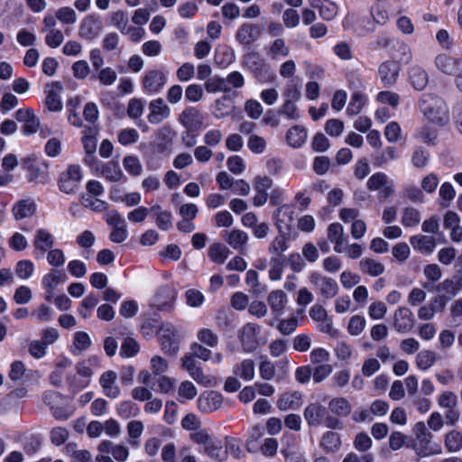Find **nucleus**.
<instances>
[{
  "label": "nucleus",
  "instance_id": "obj_36",
  "mask_svg": "<svg viewBox=\"0 0 462 462\" xmlns=\"http://www.w3.org/2000/svg\"><path fill=\"white\" fill-rule=\"evenodd\" d=\"M307 139V131L303 126L294 125L290 128L286 134V140L290 146L293 148L300 147Z\"/></svg>",
  "mask_w": 462,
  "mask_h": 462
},
{
  "label": "nucleus",
  "instance_id": "obj_26",
  "mask_svg": "<svg viewBox=\"0 0 462 462\" xmlns=\"http://www.w3.org/2000/svg\"><path fill=\"white\" fill-rule=\"evenodd\" d=\"M302 405V394L298 391L286 392L280 395L276 406L281 411L298 410Z\"/></svg>",
  "mask_w": 462,
  "mask_h": 462
},
{
  "label": "nucleus",
  "instance_id": "obj_28",
  "mask_svg": "<svg viewBox=\"0 0 462 462\" xmlns=\"http://www.w3.org/2000/svg\"><path fill=\"white\" fill-rule=\"evenodd\" d=\"M410 243L415 250L427 254H431L436 246L435 238L430 236H412Z\"/></svg>",
  "mask_w": 462,
  "mask_h": 462
},
{
  "label": "nucleus",
  "instance_id": "obj_27",
  "mask_svg": "<svg viewBox=\"0 0 462 462\" xmlns=\"http://www.w3.org/2000/svg\"><path fill=\"white\" fill-rule=\"evenodd\" d=\"M225 241L235 250L244 253L248 241V235L240 229L234 228L223 236Z\"/></svg>",
  "mask_w": 462,
  "mask_h": 462
},
{
  "label": "nucleus",
  "instance_id": "obj_35",
  "mask_svg": "<svg viewBox=\"0 0 462 462\" xmlns=\"http://www.w3.org/2000/svg\"><path fill=\"white\" fill-rule=\"evenodd\" d=\"M150 210L154 213L155 223L161 230L167 231L172 226V216L170 211L162 210L159 205L152 206Z\"/></svg>",
  "mask_w": 462,
  "mask_h": 462
},
{
  "label": "nucleus",
  "instance_id": "obj_5",
  "mask_svg": "<svg viewBox=\"0 0 462 462\" xmlns=\"http://www.w3.org/2000/svg\"><path fill=\"white\" fill-rule=\"evenodd\" d=\"M167 84V74L160 69L147 70L141 79L144 94L152 96L162 91Z\"/></svg>",
  "mask_w": 462,
  "mask_h": 462
},
{
  "label": "nucleus",
  "instance_id": "obj_64",
  "mask_svg": "<svg viewBox=\"0 0 462 462\" xmlns=\"http://www.w3.org/2000/svg\"><path fill=\"white\" fill-rule=\"evenodd\" d=\"M64 281L62 275L56 270L44 275L42 279V285L45 290L55 291L56 287Z\"/></svg>",
  "mask_w": 462,
  "mask_h": 462
},
{
  "label": "nucleus",
  "instance_id": "obj_1",
  "mask_svg": "<svg viewBox=\"0 0 462 462\" xmlns=\"http://www.w3.org/2000/svg\"><path fill=\"white\" fill-rule=\"evenodd\" d=\"M420 112L431 123L444 125L449 121V111L443 98L433 94H424L419 101Z\"/></svg>",
  "mask_w": 462,
  "mask_h": 462
},
{
  "label": "nucleus",
  "instance_id": "obj_61",
  "mask_svg": "<svg viewBox=\"0 0 462 462\" xmlns=\"http://www.w3.org/2000/svg\"><path fill=\"white\" fill-rule=\"evenodd\" d=\"M299 325V319L296 317L281 319L277 329L283 336L291 335Z\"/></svg>",
  "mask_w": 462,
  "mask_h": 462
},
{
  "label": "nucleus",
  "instance_id": "obj_33",
  "mask_svg": "<svg viewBox=\"0 0 462 462\" xmlns=\"http://www.w3.org/2000/svg\"><path fill=\"white\" fill-rule=\"evenodd\" d=\"M61 87L59 82L51 83L47 86V97L45 104L50 111H60L62 108V104L60 98V92Z\"/></svg>",
  "mask_w": 462,
  "mask_h": 462
},
{
  "label": "nucleus",
  "instance_id": "obj_43",
  "mask_svg": "<svg viewBox=\"0 0 462 462\" xmlns=\"http://www.w3.org/2000/svg\"><path fill=\"white\" fill-rule=\"evenodd\" d=\"M65 448L72 462H93L91 453L86 449H79L75 443H69Z\"/></svg>",
  "mask_w": 462,
  "mask_h": 462
},
{
  "label": "nucleus",
  "instance_id": "obj_14",
  "mask_svg": "<svg viewBox=\"0 0 462 462\" xmlns=\"http://www.w3.org/2000/svg\"><path fill=\"white\" fill-rule=\"evenodd\" d=\"M223 400V395L220 393L207 391L198 398L197 406L199 411L203 413H212L222 407Z\"/></svg>",
  "mask_w": 462,
  "mask_h": 462
},
{
  "label": "nucleus",
  "instance_id": "obj_30",
  "mask_svg": "<svg viewBox=\"0 0 462 462\" xmlns=\"http://www.w3.org/2000/svg\"><path fill=\"white\" fill-rule=\"evenodd\" d=\"M409 79L416 90L421 91L429 83V75L423 68L413 66L409 69Z\"/></svg>",
  "mask_w": 462,
  "mask_h": 462
},
{
  "label": "nucleus",
  "instance_id": "obj_59",
  "mask_svg": "<svg viewBox=\"0 0 462 462\" xmlns=\"http://www.w3.org/2000/svg\"><path fill=\"white\" fill-rule=\"evenodd\" d=\"M285 260L283 257H272L270 261L269 277L273 281L282 278Z\"/></svg>",
  "mask_w": 462,
  "mask_h": 462
},
{
  "label": "nucleus",
  "instance_id": "obj_41",
  "mask_svg": "<svg viewBox=\"0 0 462 462\" xmlns=\"http://www.w3.org/2000/svg\"><path fill=\"white\" fill-rule=\"evenodd\" d=\"M360 270L370 276H379L384 272V265L372 258H364L359 262Z\"/></svg>",
  "mask_w": 462,
  "mask_h": 462
},
{
  "label": "nucleus",
  "instance_id": "obj_45",
  "mask_svg": "<svg viewBox=\"0 0 462 462\" xmlns=\"http://www.w3.org/2000/svg\"><path fill=\"white\" fill-rule=\"evenodd\" d=\"M420 213L418 209L407 207L402 210L401 222L405 227H414L420 224Z\"/></svg>",
  "mask_w": 462,
  "mask_h": 462
},
{
  "label": "nucleus",
  "instance_id": "obj_38",
  "mask_svg": "<svg viewBox=\"0 0 462 462\" xmlns=\"http://www.w3.org/2000/svg\"><path fill=\"white\" fill-rule=\"evenodd\" d=\"M101 175L108 181L118 182L125 179V175L118 162L110 161L103 165Z\"/></svg>",
  "mask_w": 462,
  "mask_h": 462
},
{
  "label": "nucleus",
  "instance_id": "obj_47",
  "mask_svg": "<svg viewBox=\"0 0 462 462\" xmlns=\"http://www.w3.org/2000/svg\"><path fill=\"white\" fill-rule=\"evenodd\" d=\"M415 361L420 370H427L436 363V353L431 350H422L417 354Z\"/></svg>",
  "mask_w": 462,
  "mask_h": 462
},
{
  "label": "nucleus",
  "instance_id": "obj_15",
  "mask_svg": "<svg viewBox=\"0 0 462 462\" xmlns=\"http://www.w3.org/2000/svg\"><path fill=\"white\" fill-rule=\"evenodd\" d=\"M434 64L441 73L452 76L462 70V56L456 58L440 53L435 57Z\"/></svg>",
  "mask_w": 462,
  "mask_h": 462
},
{
  "label": "nucleus",
  "instance_id": "obj_2",
  "mask_svg": "<svg viewBox=\"0 0 462 462\" xmlns=\"http://www.w3.org/2000/svg\"><path fill=\"white\" fill-rule=\"evenodd\" d=\"M413 432L415 438L410 447L418 457H427L441 454V447L439 444L432 443L433 435L426 429L424 422H417L414 425Z\"/></svg>",
  "mask_w": 462,
  "mask_h": 462
},
{
  "label": "nucleus",
  "instance_id": "obj_60",
  "mask_svg": "<svg viewBox=\"0 0 462 462\" xmlns=\"http://www.w3.org/2000/svg\"><path fill=\"white\" fill-rule=\"evenodd\" d=\"M123 165L125 171L133 176H139L142 173L143 166L136 156L129 155L125 157Z\"/></svg>",
  "mask_w": 462,
  "mask_h": 462
},
{
  "label": "nucleus",
  "instance_id": "obj_25",
  "mask_svg": "<svg viewBox=\"0 0 462 462\" xmlns=\"http://www.w3.org/2000/svg\"><path fill=\"white\" fill-rule=\"evenodd\" d=\"M35 211L36 204L31 198L18 200L12 208V214L16 220L32 217Z\"/></svg>",
  "mask_w": 462,
  "mask_h": 462
},
{
  "label": "nucleus",
  "instance_id": "obj_57",
  "mask_svg": "<svg viewBox=\"0 0 462 462\" xmlns=\"http://www.w3.org/2000/svg\"><path fill=\"white\" fill-rule=\"evenodd\" d=\"M430 152L422 148L417 147L411 155V163L415 168H424L428 165Z\"/></svg>",
  "mask_w": 462,
  "mask_h": 462
},
{
  "label": "nucleus",
  "instance_id": "obj_37",
  "mask_svg": "<svg viewBox=\"0 0 462 462\" xmlns=\"http://www.w3.org/2000/svg\"><path fill=\"white\" fill-rule=\"evenodd\" d=\"M328 409L336 416L346 417L350 414L352 407L346 398L335 397L329 401Z\"/></svg>",
  "mask_w": 462,
  "mask_h": 462
},
{
  "label": "nucleus",
  "instance_id": "obj_44",
  "mask_svg": "<svg viewBox=\"0 0 462 462\" xmlns=\"http://www.w3.org/2000/svg\"><path fill=\"white\" fill-rule=\"evenodd\" d=\"M234 373L245 381L254 377V363L252 359H245L234 368Z\"/></svg>",
  "mask_w": 462,
  "mask_h": 462
},
{
  "label": "nucleus",
  "instance_id": "obj_49",
  "mask_svg": "<svg viewBox=\"0 0 462 462\" xmlns=\"http://www.w3.org/2000/svg\"><path fill=\"white\" fill-rule=\"evenodd\" d=\"M99 301L98 296L93 293L88 294L80 303L79 307V314L87 319L90 317L92 310L97 305Z\"/></svg>",
  "mask_w": 462,
  "mask_h": 462
},
{
  "label": "nucleus",
  "instance_id": "obj_11",
  "mask_svg": "<svg viewBox=\"0 0 462 462\" xmlns=\"http://www.w3.org/2000/svg\"><path fill=\"white\" fill-rule=\"evenodd\" d=\"M310 282L318 290L319 293L327 300L334 298L338 291L337 282L319 273H310Z\"/></svg>",
  "mask_w": 462,
  "mask_h": 462
},
{
  "label": "nucleus",
  "instance_id": "obj_51",
  "mask_svg": "<svg viewBox=\"0 0 462 462\" xmlns=\"http://www.w3.org/2000/svg\"><path fill=\"white\" fill-rule=\"evenodd\" d=\"M290 53L289 47L283 39H276L269 48L268 54L273 60L287 57Z\"/></svg>",
  "mask_w": 462,
  "mask_h": 462
},
{
  "label": "nucleus",
  "instance_id": "obj_22",
  "mask_svg": "<svg viewBox=\"0 0 462 462\" xmlns=\"http://www.w3.org/2000/svg\"><path fill=\"white\" fill-rule=\"evenodd\" d=\"M201 112L194 106H188L180 114L179 122L188 130H196L203 123Z\"/></svg>",
  "mask_w": 462,
  "mask_h": 462
},
{
  "label": "nucleus",
  "instance_id": "obj_21",
  "mask_svg": "<svg viewBox=\"0 0 462 462\" xmlns=\"http://www.w3.org/2000/svg\"><path fill=\"white\" fill-rule=\"evenodd\" d=\"M148 121L152 125H158L167 119L171 115L170 107L164 103L162 98H156L149 103Z\"/></svg>",
  "mask_w": 462,
  "mask_h": 462
},
{
  "label": "nucleus",
  "instance_id": "obj_39",
  "mask_svg": "<svg viewBox=\"0 0 462 462\" xmlns=\"http://www.w3.org/2000/svg\"><path fill=\"white\" fill-rule=\"evenodd\" d=\"M444 447L450 453H457L462 449V432L451 430L444 436Z\"/></svg>",
  "mask_w": 462,
  "mask_h": 462
},
{
  "label": "nucleus",
  "instance_id": "obj_18",
  "mask_svg": "<svg viewBox=\"0 0 462 462\" xmlns=\"http://www.w3.org/2000/svg\"><path fill=\"white\" fill-rule=\"evenodd\" d=\"M17 121L23 123L22 132L25 135L35 134L40 127V121L31 108H21L15 112Z\"/></svg>",
  "mask_w": 462,
  "mask_h": 462
},
{
  "label": "nucleus",
  "instance_id": "obj_10",
  "mask_svg": "<svg viewBox=\"0 0 462 462\" xmlns=\"http://www.w3.org/2000/svg\"><path fill=\"white\" fill-rule=\"evenodd\" d=\"M261 327L255 323L245 324L239 331L238 337L244 351L254 352L259 346Z\"/></svg>",
  "mask_w": 462,
  "mask_h": 462
},
{
  "label": "nucleus",
  "instance_id": "obj_24",
  "mask_svg": "<svg viewBox=\"0 0 462 462\" xmlns=\"http://www.w3.org/2000/svg\"><path fill=\"white\" fill-rule=\"evenodd\" d=\"M117 374L114 371H106L102 374L99 383L103 389L105 395L108 398L115 399L120 394V388L116 384Z\"/></svg>",
  "mask_w": 462,
  "mask_h": 462
},
{
  "label": "nucleus",
  "instance_id": "obj_52",
  "mask_svg": "<svg viewBox=\"0 0 462 462\" xmlns=\"http://www.w3.org/2000/svg\"><path fill=\"white\" fill-rule=\"evenodd\" d=\"M287 249V238L284 235H280L271 242L268 251L273 255L272 257H282V253Z\"/></svg>",
  "mask_w": 462,
  "mask_h": 462
},
{
  "label": "nucleus",
  "instance_id": "obj_31",
  "mask_svg": "<svg viewBox=\"0 0 462 462\" xmlns=\"http://www.w3.org/2000/svg\"><path fill=\"white\" fill-rule=\"evenodd\" d=\"M54 238L51 232L44 228H40L35 232L33 245L36 250L42 254L52 248Z\"/></svg>",
  "mask_w": 462,
  "mask_h": 462
},
{
  "label": "nucleus",
  "instance_id": "obj_55",
  "mask_svg": "<svg viewBox=\"0 0 462 462\" xmlns=\"http://www.w3.org/2000/svg\"><path fill=\"white\" fill-rule=\"evenodd\" d=\"M97 71V74L96 76V79H97L100 84L104 86L113 85L117 79V74L116 70L110 67L101 68Z\"/></svg>",
  "mask_w": 462,
  "mask_h": 462
},
{
  "label": "nucleus",
  "instance_id": "obj_54",
  "mask_svg": "<svg viewBox=\"0 0 462 462\" xmlns=\"http://www.w3.org/2000/svg\"><path fill=\"white\" fill-rule=\"evenodd\" d=\"M198 394V391L193 383L189 381L182 382L178 389V395L180 402H185L186 400H192Z\"/></svg>",
  "mask_w": 462,
  "mask_h": 462
},
{
  "label": "nucleus",
  "instance_id": "obj_23",
  "mask_svg": "<svg viewBox=\"0 0 462 462\" xmlns=\"http://www.w3.org/2000/svg\"><path fill=\"white\" fill-rule=\"evenodd\" d=\"M261 35L260 28L254 23H243L236 33V41L242 45H250L256 42Z\"/></svg>",
  "mask_w": 462,
  "mask_h": 462
},
{
  "label": "nucleus",
  "instance_id": "obj_19",
  "mask_svg": "<svg viewBox=\"0 0 462 462\" xmlns=\"http://www.w3.org/2000/svg\"><path fill=\"white\" fill-rule=\"evenodd\" d=\"M400 65L394 60L383 61L378 68V76L385 87L393 86L399 78Z\"/></svg>",
  "mask_w": 462,
  "mask_h": 462
},
{
  "label": "nucleus",
  "instance_id": "obj_50",
  "mask_svg": "<svg viewBox=\"0 0 462 462\" xmlns=\"http://www.w3.org/2000/svg\"><path fill=\"white\" fill-rule=\"evenodd\" d=\"M366 103V97L360 93L355 92L350 99V102L346 108L347 115L353 116L358 115Z\"/></svg>",
  "mask_w": 462,
  "mask_h": 462
},
{
  "label": "nucleus",
  "instance_id": "obj_7",
  "mask_svg": "<svg viewBox=\"0 0 462 462\" xmlns=\"http://www.w3.org/2000/svg\"><path fill=\"white\" fill-rule=\"evenodd\" d=\"M82 179L81 169L79 165H69L60 175L58 185L60 191L66 194L74 193L79 187Z\"/></svg>",
  "mask_w": 462,
  "mask_h": 462
},
{
  "label": "nucleus",
  "instance_id": "obj_63",
  "mask_svg": "<svg viewBox=\"0 0 462 462\" xmlns=\"http://www.w3.org/2000/svg\"><path fill=\"white\" fill-rule=\"evenodd\" d=\"M57 19L64 24H74L77 21L76 12L69 6L60 7L56 11Z\"/></svg>",
  "mask_w": 462,
  "mask_h": 462
},
{
  "label": "nucleus",
  "instance_id": "obj_3",
  "mask_svg": "<svg viewBox=\"0 0 462 462\" xmlns=\"http://www.w3.org/2000/svg\"><path fill=\"white\" fill-rule=\"evenodd\" d=\"M190 439L201 446L200 452L217 461H224L226 458V451L223 449L222 442L217 438L211 436L206 430H199L190 434Z\"/></svg>",
  "mask_w": 462,
  "mask_h": 462
},
{
  "label": "nucleus",
  "instance_id": "obj_53",
  "mask_svg": "<svg viewBox=\"0 0 462 462\" xmlns=\"http://www.w3.org/2000/svg\"><path fill=\"white\" fill-rule=\"evenodd\" d=\"M81 204L93 211L101 212L107 208L108 204L99 199L97 197L91 195H83L81 197Z\"/></svg>",
  "mask_w": 462,
  "mask_h": 462
},
{
  "label": "nucleus",
  "instance_id": "obj_12",
  "mask_svg": "<svg viewBox=\"0 0 462 462\" xmlns=\"http://www.w3.org/2000/svg\"><path fill=\"white\" fill-rule=\"evenodd\" d=\"M243 65L260 81L264 80L266 74L269 72V66L261 58L259 53L255 51H250L244 55Z\"/></svg>",
  "mask_w": 462,
  "mask_h": 462
},
{
  "label": "nucleus",
  "instance_id": "obj_6",
  "mask_svg": "<svg viewBox=\"0 0 462 462\" xmlns=\"http://www.w3.org/2000/svg\"><path fill=\"white\" fill-rule=\"evenodd\" d=\"M158 337L164 353L175 356L179 350V333L171 323H163L159 328Z\"/></svg>",
  "mask_w": 462,
  "mask_h": 462
},
{
  "label": "nucleus",
  "instance_id": "obj_17",
  "mask_svg": "<svg viewBox=\"0 0 462 462\" xmlns=\"http://www.w3.org/2000/svg\"><path fill=\"white\" fill-rule=\"evenodd\" d=\"M415 324L413 314L407 307H399L393 314V327L399 333H407Z\"/></svg>",
  "mask_w": 462,
  "mask_h": 462
},
{
  "label": "nucleus",
  "instance_id": "obj_34",
  "mask_svg": "<svg viewBox=\"0 0 462 462\" xmlns=\"http://www.w3.org/2000/svg\"><path fill=\"white\" fill-rule=\"evenodd\" d=\"M434 291L439 293V297L445 301L454 298L459 291L457 283L451 279H446L434 287Z\"/></svg>",
  "mask_w": 462,
  "mask_h": 462
},
{
  "label": "nucleus",
  "instance_id": "obj_46",
  "mask_svg": "<svg viewBox=\"0 0 462 462\" xmlns=\"http://www.w3.org/2000/svg\"><path fill=\"white\" fill-rule=\"evenodd\" d=\"M204 88L208 93L230 92V87L226 85L225 79L218 76L208 79Z\"/></svg>",
  "mask_w": 462,
  "mask_h": 462
},
{
  "label": "nucleus",
  "instance_id": "obj_58",
  "mask_svg": "<svg viewBox=\"0 0 462 462\" xmlns=\"http://www.w3.org/2000/svg\"><path fill=\"white\" fill-rule=\"evenodd\" d=\"M140 350L139 344L133 337L125 338L121 345L120 355L124 357H132L135 356Z\"/></svg>",
  "mask_w": 462,
  "mask_h": 462
},
{
  "label": "nucleus",
  "instance_id": "obj_42",
  "mask_svg": "<svg viewBox=\"0 0 462 462\" xmlns=\"http://www.w3.org/2000/svg\"><path fill=\"white\" fill-rule=\"evenodd\" d=\"M229 254L230 250L221 243H214L208 248V257L218 264L224 263Z\"/></svg>",
  "mask_w": 462,
  "mask_h": 462
},
{
  "label": "nucleus",
  "instance_id": "obj_56",
  "mask_svg": "<svg viewBox=\"0 0 462 462\" xmlns=\"http://www.w3.org/2000/svg\"><path fill=\"white\" fill-rule=\"evenodd\" d=\"M318 9L320 17L326 21H331L337 14V6L329 0H323Z\"/></svg>",
  "mask_w": 462,
  "mask_h": 462
},
{
  "label": "nucleus",
  "instance_id": "obj_40",
  "mask_svg": "<svg viewBox=\"0 0 462 462\" xmlns=\"http://www.w3.org/2000/svg\"><path fill=\"white\" fill-rule=\"evenodd\" d=\"M341 446V439L338 433L334 431L325 432L320 439V447L326 452H335Z\"/></svg>",
  "mask_w": 462,
  "mask_h": 462
},
{
  "label": "nucleus",
  "instance_id": "obj_29",
  "mask_svg": "<svg viewBox=\"0 0 462 462\" xmlns=\"http://www.w3.org/2000/svg\"><path fill=\"white\" fill-rule=\"evenodd\" d=\"M328 238L334 244V251L336 253H343V245L345 244L344 239V228L339 223H332L328 227Z\"/></svg>",
  "mask_w": 462,
  "mask_h": 462
},
{
  "label": "nucleus",
  "instance_id": "obj_20",
  "mask_svg": "<svg viewBox=\"0 0 462 462\" xmlns=\"http://www.w3.org/2000/svg\"><path fill=\"white\" fill-rule=\"evenodd\" d=\"M327 408L319 402L309 403L303 411L304 419L310 427H319L323 424L327 415Z\"/></svg>",
  "mask_w": 462,
  "mask_h": 462
},
{
  "label": "nucleus",
  "instance_id": "obj_48",
  "mask_svg": "<svg viewBox=\"0 0 462 462\" xmlns=\"http://www.w3.org/2000/svg\"><path fill=\"white\" fill-rule=\"evenodd\" d=\"M102 47L106 52L116 51L120 53L122 51V48L120 46V37L118 33L111 32L105 34L102 40Z\"/></svg>",
  "mask_w": 462,
  "mask_h": 462
},
{
  "label": "nucleus",
  "instance_id": "obj_4",
  "mask_svg": "<svg viewBox=\"0 0 462 462\" xmlns=\"http://www.w3.org/2000/svg\"><path fill=\"white\" fill-rule=\"evenodd\" d=\"M181 368L186 370L189 375L199 384L205 387H211L215 383V378L211 375L206 374L203 372L201 364L195 358L194 356L185 354L181 359Z\"/></svg>",
  "mask_w": 462,
  "mask_h": 462
},
{
  "label": "nucleus",
  "instance_id": "obj_8",
  "mask_svg": "<svg viewBox=\"0 0 462 462\" xmlns=\"http://www.w3.org/2000/svg\"><path fill=\"white\" fill-rule=\"evenodd\" d=\"M366 187L369 190L378 191V199L385 201L393 193V182L383 172L373 174L367 180Z\"/></svg>",
  "mask_w": 462,
  "mask_h": 462
},
{
  "label": "nucleus",
  "instance_id": "obj_32",
  "mask_svg": "<svg viewBox=\"0 0 462 462\" xmlns=\"http://www.w3.org/2000/svg\"><path fill=\"white\" fill-rule=\"evenodd\" d=\"M267 301L273 313L281 316L287 303V295L281 290L273 291L269 293Z\"/></svg>",
  "mask_w": 462,
  "mask_h": 462
},
{
  "label": "nucleus",
  "instance_id": "obj_62",
  "mask_svg": "<svg viewBox=\"0 0 462 462\" xmlns=\"http://www.w3.org/2000/svg\"><path fill=\"white\" fill-rule=\"evenodd\" d=\"M397 158H398V155H397L396 149L393 146H388L385 148V150L383 152L377 154L374 157V164L378 167H381V166L388 163V162L396 160Z\"/></svg>",
  "mask_w": 462,
  "mask_h": 462
},
{
  "label": "nucleus",
  "instance_id": "obj_9",
  "mask_svg": "<svg viewBox=\"0 0 462 462\" xmlns=\"http://www.w3.org/2000/svg\"><path fill=\"white\" fill-rule=\"evenodd\" d=\"M104 29L102 19L97 14L87 15L79 27V36L87 41L97 38Z\"/></svg>",
  "mask_w": 462,
  "mask_h": 462
},
{
  "label": "nucleus",
  "instance_id": "obj_13",
  "mask_svg": "<svg viewBox=\"0 0 462 462\" xmlns=\"http://www.w3.org/2000/svg\"><path fill=\"white\" fill-rule=\"evenodd\" d=\"M176 296L177 292L173 288L162 287L155 294L152 306L159 311L171 312L173 310Z\"/></svg>",
  "mask_w": 462,
  "mask_h": 462
},
{
  "label": "nucleus",
  "instance_id": "obj_16",
  "mask_svg": "<svg viewBox=\"0 0 462 462\" xmlns=\"http://www.w3.org/2000/svg\"><path fill=\"white\" fill-rule=\"evenodd\" d=\"M22 166L28 172L27 180L30 182L43 183L47 180V167L40 164L35 160L25 158L22 162Z\"/></svg>",
  "mask_w": 462,
  "mask_h": 462
}]
</instances>
